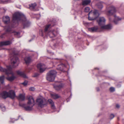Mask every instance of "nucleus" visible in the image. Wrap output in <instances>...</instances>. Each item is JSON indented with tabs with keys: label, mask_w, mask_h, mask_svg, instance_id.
I'll use <instances>...</instances> for the list:
<instances>
[{
	"label": "nucleus",
	"mask_w": 124,
	"mask_h": 124,
	"mask_svg": "<svg viewBox=\"0 0 124 124\" xmlns=\"http://www.w3.org/2000/svg\"><path fill=\"white\" fill-rule=\"evenodd\" d=\"M13 21H18L20 20L22 22L24 28L27 27L30 25L29 22L27 20L24 15L19 12H16L13 16Z\"/></svg>",
	"instance_id": "f257e3e1"
},
{
	"label": "nucleus",
	"mask_w": 124,
	"mask_h": 124,
	"mask_svg": "<svg viewBox=\"0 0 124 124\" xmlns=\"http://www.w3.org/2000/svg\"><path fill=\"white\" fill-rule=\"evenodd\" d=\"M11 68L10 66L7 67V70L0 67V70L1 71L5 72L8 76L6 78L8 81H12L16 78V77L14 75V73L11 70Z\"/></svg>",
	"instance_id": "f03ea898"
},
{
	"label": "nucleus",
	"mask_w": 124,
	"mask_h": 124,
	"mask_svg": "<svg viewBox=\"0 0 124 124\" xmlns=\"http://www.w3.org/2000/svg\"><path fill=\"white\" fill-rule=\"evenodd\" d=\"M97 21L101 27L102 29H109L111 28L112 26L110 25H105L106 20L104 17H100Z\"/></svg>",
	"instance_id": "7ed1b4c3"
},
{
	"label": "nucleus",
	"mask_w": 124,
	"mask_h": 124,
	"mask_svg": "<svg viewBox=\"0 0 124 124\" xmlns=\"http://www.w3.org/2000/svg\"><path fill=\"white\" fill-rule=\"evenodd\" d=\"M35 101L32 97L29 96L28 98V102L26 106H24V108L26 110H30L32 109L33 106L34 105Z\"/></svg>",
	"instance_id": "20e7f679"
},
{
	"label": "nucleus",
	"mask_w": 124,
	"mask_h": 124,
	"mask_svg": "<svg viewBox=\"0 0 124 124\" xmlns=\"http://www.w3.org/2000/svg\"><path fill=\"white\" fill-rule=\"evenodd\" d=\"M57 72L54 70L50 71L47 74V79L48 81H53L54 80L56 76Z\"/></svg>",
	"instance_id": "39448f33"
},
{
	"label": "nucleus",
	"mask_w": 124,
	"mask_h": 124,
	"mask_svg": "<svg viewBox=\"0 0 124 124\" xmlns=\"http://www.w3.org/2000/svg\"><path fill=\"white\" fill-rule=\"evenodd\" d=\"M36 102L38 106L41 107H44L47 104L46 100L42 97L38 98L37 99Z\"/></svg>",
	"instance_id": "423d86ee"
},
{
	"label": "nucleus",
	"mask_w": 124,
	"mask_h": 124,
	"mask_svg": "<svg viewBox=\"0 0 124 124\" xmlns=\"http://www.w3.org/2000/svg\"><path fill=\"white\" fill-rule=\"evenodd\" d=\"M19 60L18 58L15 55L11 57V62L13 68L17 66L19 64Z\"/></svg>",
	"instance_id": "0eeeda50"
},
{
	"label": "nucleus",
	"mask_w": 124,
	"mask_h": 124,
	"mask_svg": "<svg viewBox=\"0 0 124 124\" xmlns=\"http://www.w3.org/2000/svg\"><path fill=\"white\" fill-rule=\"evenodd\" d=\"M116 11L115 8L112 6L109 8L107 10L106 14L108 15H112Z\"/></svg>",
	"instance_id": "6e6552de"
},
{
	"label": "nucleus",
	"mask_w": 124,
	"mask_h": 124,
	"mask_svg": "<svg viewBox=\"0 0 124 124\" xmlns=\"http://www.w3.org/2000/svg\"><path fill=\"white\" fill-rule=\"evenodd\" d=\"M37 67L40 72H43L46 68L45 65L42 63L38 64L37 65Z\"/></svg>",
	"instance_id": "1a4fd4ad"
},
{
	"label": "nucleus",
	"mask_w": 124,
	"mask_h": 124,
	"mask_svg": "<svg viewBox=\"0 0 124 124\" xmlns=\"http://www.w3.org/2000/svg\"><path fill=\"white\" fill-rule=\"evenodd\" d=\"M93 14L94 16H95V17H96L97 16H98L99 15V14L98 13L97 10H95L93 12V13H92V12L91 11L88 14L89 16L88 17V19L89 20H93L96 18H91L89 16V15L90 14Z\"/></svg>",
	"instance_id": "9d476101"
},
{
	"label": "nucleus",
	"mask_w": 124,
	"mask_h": 124,
	"mask_svg": "<svg viewBox=\"0 0 124 124\" xmlns=\"http://www.w3.org/2000/svg\"><path fill=\"white\" fill-rule=\"evenodd\" d=\"M8 97H10L11 98H14L15 97V93L14 91L13 90L10 91L8 93Z\"/></svg>",
	"instance_id": "9b49d317"
},
{
	"label": "nucleus",
	"mask_w": 124,
	"mask_h": 124,
	"mask_svg": "<svg viewBox=\"0 0 124 124\" xmlns=\"http://www.w3.org/2000/svg\"><path fill=\"white\" fill-rule=\"evenodd\" d=\"M8 93L6 92H3L0 94V97L4 99H6L8 97Z\"/></svg>",
	"instance_id": "f8f14e48"
},
{
	"label": "nucleus",
	"mask_w": 124,
	"mask_h": 124,
	"mask_svg": "<svg viewBox=\"0 0 124 124\" xmlns=\"http://www.w3.org/2000/svg\"><path fill=\"white\" fill-rule=\"evenodd\" d=\"M3 21L6 24H7L9 22L10 19L8 16H4L3 18Z\"/></svg>",
	"instance_id": "ddd939ff"
},
{
	"label": "nucleus",
	"mask_w": 124,
	"mask_h": 124,
	"mask_svg": "<svg viewBox=\"0 0 124 124\" xmlns=\"http://www.w3.org/2000/svg\"><path fill=\"white\" fill-rule=\"evenodd\" d=\"M98 29L97 26H95L93 27L89 28L88 30L91 32H94L96 31Z\"/></svg>",
	"instance_id": "4468645a"
},
{
	"label": "nucleus",
	"mask_w": 124,
	"mask_h": 124,
	"mask_svg": "<svg viewBox=\"0 0 124 124\" xmlns=\"http://www.w3.org/2000/svg\"><path fill=\"white\" fill-rule=\"evenodd\" d=\"M17 72L18 74L20 75L21 77L24 78H27L26 75L23 72H22L20 71H18Z\"/></svg>",
	"instance_id": "2eb2a0df"
},
{
	"label": "nucleus",
	"mask_w": 124,
	"mask_h": 124,
	"mask_svg": "<svg viewBox=\"0 0 124 124\" xmlns=\"http://www.w3.org/2000/svg\"><path fill=\"white\" fill-rule=\"evenodd\" d=\"M48 101L49 104H51L52 108L53 109H55V107L53 101L51 99H49Z\"/></svg>",
	"instance_id": "dca6fc26"
},
{
	"label": "nucleus",
	"mask_w": 124,
	"mask_h": 124,
	"mask_svg": "<svg viewBox=\"0 0 124 124\" xmlns=\"http://www.w3.org/2000/svg\"><path fill=\"white\" fill-rule=\"evenodd\" d=\"M11 42L9 41H4L1 42L0 43V46H2L4 45H7L10 44Z\"/></svg>",
	"instance_id": "f3484780"
},
{
	"label": "nucleus",
	"mask_w": 124,
	"mask_h": 124,
	"mask_svg": "<svg viewBox=\"0 0 124 124\" xmlns=\"http://www.w3.org/2000/svg\"><path fill=\"white\" fill-rule=\"evenodd\" d=\"M90 0H85L82 1V5H86L89 4L91 2Z\"/></svg>",
	"instance_id": "a211bd4d"
},
{
	"label": "nucleus",
	"mask_w": 124,
	"mask_h": 124,
	"mask_svg": "<svg viewBox=\"0 0 124 124\" xmlns=\"http://www.w3.org/2000/svg\"><path fill=\"white\" fill-rule=\"evenodd\" d=\"M115 19L114 20V22L116 24L117 23V22L121 20V19L119 17L116 16H114Z\"/></svg>",
	"instance_id": "6ab92c4d"
},
{
	"label": "nucleus",
	"mask_w": 124,
	"mask_h": 124,
	"mask_svg": "<svg viewBox=\"0 0 124 124\" xmlns=\"http://www.w3.org/2000/svg\"><path fill=\"white\" fill-rule=\"evenodd\" d=\"M25 94H20L18 98L20 100H23L25 99Z\"/></svg>",
	"instance_id": "aec40b11"
},
{
	"label": "nucleus",
	"mask_w": 124,
	"mask_h": 124,
	"mask_svg": "<svg viewBox=\"0 0 124 124\" xmlns=\"http://www.w3.org/2000/svg\"><path fill=\"white\" fill-rule=\"evenodd\" d=\"M24 61L27 64H29L31 62V60L29 57H26L24 59Z\"/></svg>",
	"instance_id": "412c9836"
},
{
	"label": "nucleus",
	"mask_w": 124,
	"mask_h": 124,
	"mask_svg": "<svg viewBox=\"0 0 124 124\" xmlns=\"http://www.w3.org/2000/svg\"><path fill=\"white\" fill-rule=\"evenodd\" d=\"M56 32L54 30L52 31H50L49 32L48 34L49 35H50L51 34L53 35V36H50L51 37H54L55 36V35L54 34V33H55Z\"/></svg>",
	"instance_id": "4be33fe9"
},
{
	"label": "nucleus",
	"mask_w": 124,
	"mask_h": 124,
	"mask_svg": "<svg viewBox=\"0 0 124 124\" xmlns=\"http://www.w3.org/2000/svg\"><path fill=\"white\" fill-rule=\"evenodd\" d=\"M4 78L5 77L4 76L0 77V82L2 84H3L4 83Z\"/></svg>",
	"instance_id": "5701e85b"
},
{
	"label": "nucleus",
	"mask_w": 124,
	"mask_h": 124,
	"mask_svg": "<svg viewBox=\"0 0 124 124\" xmlns=\"http://www.w3.org/2000/svg\"><path fill=\"white\" fill-rule=\"evenodd\" d=\"M51 95L52 97L54 99H57L59 97V96L56 94H51Z\"/></svg>",
	"instance_id": "b1692460"
},
{
	"label": "nucleus",
	"mask_w": 124,
	"mask_h": 124,
	"mask_svg": "<svg viewBox=\"0 0 124 124\" xmlns=\"http://www.w3.org/2000/svg\"><path fill=\"white\" fill-rule=\"evenodd\" d=\"M62 87V86L61 85L54 86V87L55 89L57 90H59Z\"/></svg>",
	"instance_id": "393cba45"
},
{
	"label": "nucleus",
	"mask_w": 124,
	"mask_h": 124,
	"mask_svg": "<svg viewBox=\"0 0 124 124\" xmlns=\"http://www.w3.org/2000/svg\"><path fill=\"white\" fill-rule=\"evenodd\" d=\"M97 6L100 9H101L103 7L102 4L101 2L97 4Z\"/></svg>",
	"instance_id": "a878e982"
},
{
	"label": "nucleus",
	"mask_w": 124,
	"mask_h": 124,
	"mask_svg": "<svg viewBox=\"0 0 124 124\" xmlns=\"http://www.w3.org/2000/svg\"><path fill=\"white\" fill-rule=\"evenodd\" d=\"M29 6L30 8H31L32 9H33L36 6V3L31 4Z\"/></svg>",
	"instance_id": "bb28decb"
},
{
	"label": "nucleus",
	"mask_w": 124,
	"mask_h": 124,
	"mask_svg": "<svg viewBox=\"0 0 124 124\" xmlns=\"http://www.w3.org/2000/svg\"><path fill=\"white\" fill-rule=\"evenodd\" d=\"M0 107L3 111H5V108L3 104H1L0 105Z\"/></svg>",
	"instance_id": "cd10ccee"
},
{
	"label": "nucleus",
	"mask_w": 124,
	"mask_h": 124,
	"mask_svg": "<svg viewBox=\"0 0 124 124\" xmlns=\"http://www.w3.org/2000/svg\"><path fill=\"white\" fill-rule=\"evenodd\" d=\"M50 26V25L49 24V25H48L46 26L45 28V31H47L48 29L49 28Z\"/></svg>",
	"instance_id": "c85d7f7f"
},
{
	"label": "nucleus",
	"mask_w": 124,
	"mask_h": 124,
	"mask_svg": "<svg viewBox=\"0 0 124 124\" xmlns=\"http://www.w3.org/2000/svg\"><path fill=\"white\" fill-rule=\"evenodd\" d=\"M90 10V8L88 7H86L85 9V12H88Z\"/></svg>",
	"instance_id": "c756f323"
},
{
	"label": "nucleus",
	"mask_w": 124,
	"mask_h": 124,
	"mask_svg": "<svg viewBox=\"0 0 124 124\" xmlns=\"http://www.w3.org/2000/svg\"><path fill=\"white\" fill-rule=\"evenodd\" d=\"M28 83V81H25L24 82L22 83V84L24 86H26Z\"/></svg>",
	"instance_id": "7c9ffc66"
},
{
	"label": "nucleus",
	"mask_w": 124,
	"mask_h": 124,
	"mask_svg": "<svg viewBox=\"0 0 124 124\" xmlns=\"http://www.w3.org/2000/svg\"><path fill=\"white\" fill-rule=\"evenodd\" d=\"M62 67V65H59L58 66V69L60 70H62V69L61 68V67Z\"/></svg>",
	"instance_id": "2f4dec72"
},
{
	"label": "nucleus",
	"mask_w": 124,
	"mask_h": 124,
	"mask_svg": "<svg viewBox=\"0 0 124 124\" xmlns=\"http://www.w3.org/2000/svg\"><path fill=\"white\" fill-rule=\"evenodd\" d=\"M35 89V88L33 87H31L30 88L29 90L31 91H34Z\"/></svg>",
	"instance_id": "473e14b6"
},
{
	"label": "nucleus",
	"mask_w": 124,
	"mask_h": 124,
	"mask_svg": "<svg viewBox=\"0 0 124 124\" xmlns=\"http://www.w3.org/2000/svg\"><path fill=\"white\" fill-rule=\"evenodd\" d=\"M110 92H113L115 91V88L113 87H111L110 88Z\"/></svg>",
	"instance_id": "72a5a7b5"
},
{
	"label": "nucleus",
	"mask_w": 124,
	"mask_h": 124,
	"mask_svg": "<svg viewBox=\"0 0 124 124\" xmlns=\"http://www.w3.org/2000/svg\"><path fill=\"white\" fill-rule=\"evenodd\" d=\"M39 75V74L37 73H35L33 75V77H36L38 76Z\"/></svg>",
	"instance_id": "f704fd0d"
},
{
	"label": "nucleus",
	"mask_w": 124,
	"mask_h": 124,
	"mask_svg": "<svg viewBox=\"0 0 124 124\" xmlns=\"http://www.w3.org/2000/svg\"><path fill=\"white\" fill-rule=\"evenodd\" d=\"M114 117V115L113 114H111L110 116V118L111 119H112Z\"/></svg>",
	"instance_id": "c9c22d12"
},
{
	"label": "nucleus",
	"mask_w": 124,
	"mask_h": 124,
	"mask_svg": "<svg viewBox=\"0 0 124 124\" xmlns=\"http://www.w3.org/2000/svg\"><path fill=\"white\" fill-rule=\"evenodd\" d=\"M39 33L42 36H43V34L42 31V30H41L40 31Z\"/></svg>",
	"instance_id": "e433bc0d"
},
{
	"label": "nucleus",
	"mask_w": 124,
	"mask_h": 124,
	"mask_svg": "<svg viewBox=\"0 0 124 124\" xmlns=\"http://www.w3.org/2000/svg\"><path fill=\"white\" fill-rule=\"evenodd\" d=\"M116 107L117 108H118L120 107V106L118 104H116Z\"/></svg>",
	"instance_id": "4c0bfd02"
},
{
	"label": "nucleus",
	"mask_w": 124,
	"mask_h": 124,
	"mask_svg": "<svg viewBox=\"0 0 124 124\" xmlns=\"http://www.w3.org/2000/svg\"><path fill=\"white\" fill-rule=\"evenodd\" d=\"M10 2L11 1L9 0H8V1H7V2Z\"/></svg>",
	"instance_id": "58836bf2"
},
{
	"label": "nucleus",
	"mask_w": 124,
	"mask_h": 124,
	"mask_svg": "<svg viewBox=\"0 0 124 124\" xmlns=\"http://www.w3.org/2000/svg\"><path fill=\"white\" fill-rule=\"evenodd\" d=\"M12 122V123H13V122H13V121H12V122Z\"/></svg>",
	"instance_id": "ea45409f"
},
{
	"label": "nucleus",
	"mask_w": 124,
	"mask_h": 124,
	"mask_svg": "<svg viewBox=\"0 0 124 124\" xmlns=\"http://www.w3.org/2000/svg\"><path fill=\"white\" fill-rule=\"evenodd\" d=\"M7 31H8V30H7Z\"/></svg>",
	"instance_id": "a19ab883"
},
{
	"label": "nucleus",
	"mask_w": 124,
	"mask_h": 124,
	"mask_svg": "<svg viewBox=\"0 0 124 124\" xmlns=\"http://www.w3.org/2000/svg\"><path fill=\"white\" fill-rule=\"evenodd\" d=\"M16 33V34L17 33V32Z\"/></svg>",
	"instance_id": "79ce46f5"
},
{
	"label": "nucleus",
	"mask_w": 124,
	"mask_h": 124,
	"mask_svg": "<svg viewBox=\"0 0 124 124\" xmlns=\"http://www.w3.org/2000/svg\"><path fill=\"white\" fill-rule=\"evenodd\" d=\"M13 119H12V120H13Z\"/></svg>",
	"instance_id": "37998d69"
}]
</instances>
